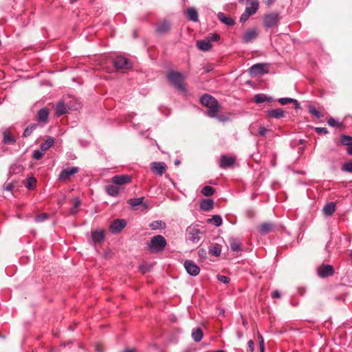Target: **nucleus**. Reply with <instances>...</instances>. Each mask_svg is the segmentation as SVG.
Listing matches in <instances>:
<instances>
[{"mask_svg": "<svg viewBox=\"0 0 352 352\" xmlns=\"http://www.w3.org/2000/svg\"><path fill=\"white\" fill-rule=\"evenodd\" d=\"M37 184V180L34 177H28L25 182V186L30 190L35 189Z\"/></svg>", "mask_w": 352, "mask_h": 352, "instance_id": "c9c22d12", "label": "nucleus"}, {"mask_svg": "<svg viewBox=\"0 0 352 352\" xmlns=\"http://www.w3.org/2000/svg\"><path fill=\"white\" fill-rule=\"evenodd\" d=\"M201 230L194 226H189L186 229V240L193 243H198L201 241Z\"/></svg>", "mask_w": 352, "mask_h": 352, "instance_id": "423d86ee", "label": "nucleus"}, {"mask_svg": "<svg viewBox=\"0 0 352 352\" xmlns=\"http://www.w3.org/2000/svg\"><path fill=\"white\" fill-rule=\"evenodd\" d=\"M208 223H212L215 226H220L222 224V219L218 215L215 214L212 217V218L208 219Z\"/></svg>", "mask_w": 352, "mask_h": 352, "instance_id": "ea45409f", "label": "nucleus"}, {"mask_svg": "<svg viewBox=\"0 0 352 352\" xmlns=\"http://www.w3.org/2000/svg\"><path fill=\"white\" fill-rule=\"evenodd\" d=\"M198 256L201 259H206L207 257V252L205 249L201 248L198 250Z\"/></svg>", "mask_w": 352, "mask_h": 352, "instance_id": "603ef678", "label": "nucleus"}, {"mask_svg": "<svg viewBox=\"0 0 352 352\" xmlns=\"http://www.w3.org/2000/svg\"><path fill=\"white\" fill-rule=\"evenodd\" d=\"M278 102L280 104H282V105H285V104H287L289 103H294L295 109H298L300 108L299 102L296 100L293 99V98H279L278 100Z\"/></svg>", "mask_w": 352, "mask_h": 352, "instance_id": "473e14b6", "label": "nucleus"}, {"mask_svg": "<svg viewBox=\"0 0 352 352\" xmlns=\"http://www.w3.org/2000/svg\"><path fill=\"white\" fill-rule=\"evenodd\" d=\"M341 169L342 171L352 173V160L344 163L342 165Z\"/></svg>", "mask_w": 352, "mask_h": 352, "instance_id": "a18cd8bd", "label": "nucleus"}, {"mask_svg": "<svg viewBox=\"0 0 352 352\" xmlns=\"http://www.w3.org/2000/svg\"><path fill=\"white\" fill-rule=\"evenodd\" d=\"M250 14L248 13H246L245 11L241 14L240 17V22L241 23H245L250 17Z\"/></svg>", "mask_w": 352, "mask_h": 352, "instance_id": "6e6d98bb", "label": "nucleus"}, {"mask_svg": "<svg viewBox=\"0 0 352 352\" xmlns=\"http://www.w3.org/2000/svg\"><path fill=\"white\" fill-rule=\"evenodd\" d=\"M184 267L186 270V272L191 276H195L199 274V267L191 260H186L184 262Z\"/></svg>", "mask_w": 352, "mask_h": 352, "instance_id": "4468645a", "label": "nucleus"}, {"mask_svg": "<svg viewBox=\"0 0 352 352\" xmlns=\"http://www.w3.org/2000/svg\"><path fill=\"white\" fill-rule=\"evenodd\" d=\"M121 188L113 183L105 186L106 192L111 197H117L120 194Z\"/></svg>", "mask_w": 352, "mask_h": 352, "instance_id": "5701e85b", "label": "nucleus"}, {"mask_svg": "<svg viewBox=\"0 0 352 352\" xmlns=\"http://www.w3.org/2000/svg\"><path fill=\"white\" fill-rule=\"evenodd\" d=\"M336 210V204L334 202H329L323 208V212L327 216H331Z\"/></svg>", "mask_w": 352, "mask_h": 352, "instance_id": "e433bc0d", "label": "nucleus"}, {"mask_svg": "<svg viewBox=\"0 0 352 352\" xmlns=\"http://www.w3.org/2000/svg\"><path fill=\"white\" fill-rule=\"evenodd\" d=\"M308 111L315 118L320 119L324 116V109L323 107L319 108L318 109L315 107L314 105L309 104L308 105Z\"/></svg>", "mask_w": 352, "mask_h": 352, "instance_id": "412c9836", "label": "nucleus"}, {"mask_svg": "<svg viewBox=\"0 0 352 352\" xmlns=\"http://www.w3.org/2000/svg\"><path fill=\"white\" fill-rule=\"evenodd\" d=\"M167 166L164 162H153L151 164V171L157 175L162 176L166 170Z\"/></svg>", "mask_w": 352, "mask_h": 352, "instance_id": "f3484780", "label": "nucleus"}, {"mask_svg": "<svg viewBox=\"0 0 352 352\" xmlns=\"http://www.w3.org/2000/svg\"><path fill=\"white\" fill-rule=\"evenodd\" d=\"M217 18L221 23L226 25L232 26L235 24V21L232 18L226 16L224 13L221 12L217 14Z\"/></svg>", "mask_w": 352, "mask_h": 352, "instance_id": "bb28decb", "label": "nucleus"}, {"mask_svg": "<svg viewBox=\"0 0 352 352\" xmlns=\"http://www.w3.org/2000/svg\"><path fill=\"white\" fill-rule=\"evenodd\" d=\"M14 188V184L13 183H10L6 186L5 189L6 190L11 191L13 190Z\"/></svg>", "mask_w": 352, "mask_h": 352, "instance_id": "680f3d73", "label": "nucleus"}, {"mask_svg": "<svg viewBox=\"0 0 352 352\" xmlns=\"http://www.w3.org/2000/svg\"><path fill=\"white\" fill-rule=\"evenodd\" d=\"M340 142L342 145L346 146V153L349 155H352V136L342 135L340 138Z\"/></svg>", "mask_w": 352, "mask_h": 352, "instance_id": "a211bd4d", "label": "nucleus"}, {"mask_svg": "<svg viewBox=\"0 0 352 352\" xmlns=\"http://www.w3.org/2000/svg\"><path fill=\"white\" fill-rule=\"evenodd\" d=\"M43 153H42V151H40L38 150H35L33 152L32 157L36 160H41L43 157Z\"/></svg>", "mask_w": 352, "mask_h": 352, "instance_id": "3c124183", "label": "nucleus"}, {"mask_svg": "<svg viewBox=\"0 0 352 352\" xmlns=\"http://www.w3.org/2000/svg\"><path fill=\"white\" fill-rule=\"evenodd\" d=\"M242 243L238 239L232 238L230 239V247L233 252H239L242 250Z\"/></svg>", "mask_w": 352, "mask_h": 352, "instance_id": "c756f323", "label": "nucleus"}, {"mask_svg": "<svg viewBox=\"0 0 352 352\" xmlns=\"http://www.w3.org/2000/svg\"><path fill=\"white\" fill-rule=\"evenodd\" d=\"M36 127V124H31L30 126H27L26 129L23 131V137L30 135L33 130H34Z\"/></svg>", "mask_w": 352, "mask_h": 352, "instance_id": "49530a36", "label": "nucleus"}, {"mask_svg": "<svg viewBox=\"0 0 352 352\" xmlns=\"http://www.w3.org/2000/svg\"><path fill=\"white\" fill-rule=\"evenodd\" d=\"M54 144V138L48 137L46 140L40 145L41 151H46L49 150Z\"/></svg>", "mask_w": 352, "mask_h": 352, "instance_id": "f704fd0d", "label": "nucleus"}, {"mask_svg": "<svg viewBox=\"0 0 352 352\" xmlns=\"http://www.w3.org/2000/svg\"><path fill=\"white\" fill-rule=\"evenodd\" d=\"M276 226L272 222H264L256 228L258 232L261 235H266L276 230Z\"/></svg>", "mask_w": 352, "mask_h": 352, "instance_id": "9d476101", "label": "nucleus"}, {"mask_svg": "<svg viewBox=\"0 0 352 352\" xmlns=\"http://www.w3.org/2000/svg\"><path fill=\"white\" fill-rule=\"evenodd\" d=\"M206 38L209 40L210 43H211V42L219 41L221 38V36L219 34L210 33L208 35Z\"/></svg>", "mask_w": 352, "mask_h": 352, "instance_id": "de8ad7c7", "label": "nucleus"}, {"mask_svg": "<svg viewBox=\"0 0 352 352\" xmlns=\"http://www.w3.org/2000/svg\"><path fill=\"white\" fill-rule=\"evenodd\" d=\"M276 0H263V2L267 6H271L276 2Z\"/></svg>", "mask_w": 352, "mask_h": 352, "instance_id": "e2e57ef3", "label": "nucleus"}, {"mask_svg": "<svg viewBox=\"0 0 352 352\" xmlns=\"http://www.w3.org/2000/svg\"><path fill=\"white\" fill-rule=\"evenodd\" d=\"M123 352H135V350L134 349H126L124 350Z\"/></svg>", "mask_w": 352, "mask_h": 352, "instance_id": "774afa93", "label": "nucleus"}, {"mask_svg": "<svg viewBox=\"0 0 352 352\" xmlns=\"http://www.w3.org/2000/svg\"><path fill=\"white\" fill-rule=\"evenodd\" d=\"M200 103L208 108L206 114L210 118L216 117L221 109V106L218 100L212 96L204 94L199 99Z\"/></svg>", "mask_w": 352, "mask_h": 352, "instance_id": "f257e3e1", "label": "nucleus"}, {"mask_svg": "<svg viewBox=\"0 0 352 352\" xmlns=\"http://www.w3.org/2000/svg\"><path fill=\"white\" fill-rule=\"evenodd\" d=\"M113 65L116 69H130L133 68V63L123 56H117L113 60Z\"/></svg>", "mask_w": 352, "mask_h": 352, "instance_id": "20e7f679", "label": "nucleus"}, {"mask_svg": "<svg viewBox=\"0 0 352 352\" xmlns=\"http://www.w3.org/2000/svg\"><path fill=\"white\" fill-rule=\"evenodd\" d=\"M217 278L219 281L224 284H228L230 281V278L228 276L224 275L218 274Z\"/></svg>", "mask_w": 352, "mask_h": 352, "instance_id": "8fccbe9b", "label": "nucleus"}, {"mask_svg": "<svg viewBox=\"0 0 352 352\" xmlns=\"http://www.w3.org/2000/svg\"><path fill=\"white\" fill-rule=\"evenodd\" d=\"M186 16L189 21L197 22L198 21V12L195 8H188L185 11Z\"/></svg>", "mask_w": 352, "mask_h": 352, "instance_id": "b1692460", "label": "nucleus"}, {"mask_svg": "<svg viewBox=\"0 0 352 352\" xmlns=\"http://www.w3.org/2000/svg\"><path fill=\"white\" fill-rule=\"evenodd\" d=\"M144 199V197H138V198L129 199L127 201V203L133 208L135 206H138L139 205H142L145 208H147V204L143 203Z\"/></svg>", "mask_w": 352, "mask_h": 352, "instance_id": "7c9ffc66", "label": "nucleus"}, {"mask_svg": "<svg viewBox=\"0 0 352 352\" xmlns=\"http://www.w3.org/2000/svg\"><path fill=\"white\" fill-rule=\"evenodd\" d=\"M196 45L198 49L203 52L210 51L212 47V45L210 43V41L208 40L206 38L203 40L197 41Z\"/></svg>", "mask_w": 352, "mask_h": 352, "instance_id": "4be33fe9", "label": "nucleus"}, {"mask_svg": "<svg viewBox=\"0 0 352 352\" xmlns=\"http://www.w3.org/2000/svg\"><path fill=\"white\" fill-rule=\"evenodd\" d=\"M204 337V333L201 328L198 327L196 329H193L192 331V338L195 342H200Z\"/></svg>", "mask_w": 352, "mask_h": 352, "instance_id": "72a5a7b5", "label": "nucleus"}, {"mask_svg": "<svg viewBox=\"0 0 352 352\" xmlns=\"http://www.w3.org/2000/svg\"><path fill=\"white\" fill-rule=\"evenodd\" d=\"M274 100L272 97H268L263 94H258L254 96V102L256 104L263 103L265 102H272Z\"/></svg>", "mask_w": 352, "mask_h": 352, "instance_id": "c85d7f7f", "label": "nucleus"}, {"mask_svg": "<svg viewBox=\"0 0 352 352\" xmlns=\"http://www.w3.org/2000/svg\"><path fill=\"white\" fill-rule=\"evenodd\" d=\"M258 7L259 4L258 1L254 0L251 2V6L250 7H247L245 8V11L251 16L257 12Z\"/></svg>", "mask_w": 352, "mask_h": 352, "instance_id": "4c0bfd02", "label": "nucleus"}, {"mask_svg": "<svg viewBox=\"0 0 352 352\" xmlns=\"http://www.w3.org/2000/svg\"><path fill=\"white\" fill-rule=\"evenodd\" d=\"M167 245L166 239L160 234L155 235L151 239L148 244V250L151 253L162 252Z\"/></svg>", "mask_w": 352, "mask_h": 352, "instance_id": "f03ea898", "label": "nucleus"}, {"mask_svg": "<svg viewBox=\"0 0 352 352\" xmlns=\"http://www.w3.org/2000/svg\"><path fill=\"white\" fill-rule=\"evenodd\" d=\"M271 296L272 298H280L281 297V294L278 290H274L272 292Z\"/></svg>", "mask_w": 352, "mask_h": 352, "instance_id": "13d9d810", "label": "nucleus"}, {"mask_svg": "<svg viewBox=\"0 0 352 352\" xmlns=\"http://www.w3.org/2000/svg\"><path fill=\"white\" fill-rule=\"evenodd\" d=\"M111 182L114 184L120 186L131 182V177L129 175H118L111 178Z\"/></svg>", "mask_w": 352, "mask_h": 352, "instance_id": "dca6fc26", "label": "nucleus"}, {"mask_svg": "<svg viewBox=\"0 0 352 352\" xmlns=\"http://www.w3.org/2000/svg\"><path fill=\"white\" fill-rule=\"evenodd\" d=\"M276 165V155H273V160L272 161V166H274Z\"/></svg>", "mask_w": 352, "mask_h": 352, "instance_id": "0e129e2a", "label": "nucleus"}, {"mask_svg": "<svg viewBox=\"0 0 352 352\" xmlns=\"http://www.w3.org/2000/svg\"><path fill=\"white\" fill-rule=\"evenodd\" d=\"M270 130L264 126L259 127L258 130V134L261 136H265Z\"/></svg>", "mask_w": 352, "mask_h": 352, "instance_id": "5fc2aeb1", "label": "nucleus"}, {"mask_svg": "<svg viewBox=\"0 0 352 352\" xmlns=\"http://www.w3.org/2000/svg\"><path fill=\"white\" fill-rule=\"evenodd\" d=\"M49 217H50L49 214H47L46 212H43V213L37 214L35 217V221L36 222H42V221H44L45 220L47 219Z\"/></svg>", "mask_w": 352, "mask_h": 352, "instance_id": "09e8293b", "label": "nucleus"}, {"mask_svg": "<svg viewBox=\"0 0 352 352\" xmlns=\"http://www.w3.org/2000/svg\"><path fill=\"white\" fill-rule=\"evenodd\" d=\"M49 118V109L47 108L41 109L37 113V120L39 122L47 123Z\"/></svg>", "mask_w": 352, "mask_h": 352, "instance_id": "a878e982", "label": "nucleus"}, {"mask_svg": "<svg viewBox=\"0 0 352 352\" xmlns=\"http://www.w3.org/2000/svg\"><path fill=\"white\" fill-rule=\"evenodd\" d=\"M126 221L124 219H114L109 227V230L112 234H118L126 227Z\"/></svg>", "mask_w": 352, "mask_h": 352, "instance_id": "6e6552de", "label": "nucleus"}, {"mask_svg": "<svg viewBox=\"0 0 352 352\" xmlns=\"http://www.w3.org/2000/svg\"><path fill=\"white\" fill-rule=\"evenodd\" d=\"M166 78L178 90L186 91L184 83V76L181 72L172 70L167 74Z\"/></svg>", "mask_w": 352, "mask_h": 352, "instance_id": "7ed1b4c3", "label": "nucleus"}, {"mask_svg": "<svg viewBox=\"0 0 352 352\" xmlns=\"http://www.w3.org/2000/svg\"><path fill=\"white\" fill-rule=\"evenodd\" d=\"M219 120L220 122H226L229 120V118L227 116L225 115H217L215 117Z\"/></svg>", "mask_w": 352, "mask_h": 352, "instance_id": "4d7b16f0", "label": "nucleus"}, {"mask_svg": "<svg viewBox=\"0 0 352 352\" xmlns=\"http://www.w3.org/2000/svg\"><path fill=\"white\" fill-rule=\"evenodd\" d=\"M81 204V201L78 197H76L74 199L73 207L71 208L70 213L72 214H75L78 211V208Z\"/></svg>", "mask_w": 352, "mask_h": 352, "instance_id": "c03bdc74", "label": "nucleus"}, {"mask_svg": "<svg viewBox=\"0 0 352 352\" xmlns=\"http://www.w3.org/2000/svg\"><path fill=\"white\" fill-rule=\"evenodd\" d=\"M214 208V201L211 199H204L200 202V208L204 211H210Z\"/></svg>", "mask_w": 352, "mask_h": 352, "instance_id": "cd10ccee", "label": "nucleus"}, {"mask_svg": "<svg viewBox=\"0 0 352 352\" xmlns=\"http://www.w3.org/2000/svg\"><path fill=\"white\" fill-rule=\"evenodd\" d=\"M266 117L269 118L280 119L284 118L285 113L282 108L269 109L265 111Z\"/></svg>", "mask_w": 352, "mask_h": 352, "instance_id": "6ab92c4d", "label": "nucleus"}, {"mask_svg": "<svg viewBox=\"0 0 352 352\" xmlns=\"http://www.w3.org/2000/svg\"><path fill=\"white\" fill-rule=\"evenodd\" d=\"M248 348L250 352L254 351V342L252 340H250L248 342Z\"/></svg>", "mask_w": 352, "mask_h": 352, "instance_id": "bf43d9fd", "label": "nucleus"}, {"mask_svg": "<svg viewBox=\"0 0 352 352\" xmlns=\"http://www.w3.org/2000/svg\"><path fill=\"white\" fill-rule=\"evenodd\" d=\"M315 132L318 134H327L329 133L326 127H316L315 128Z\"/></svg>", "mask_w": 352, "mask_h": 352, "instance_id": "864d4df0", "label": "nucleus"}, {"mask_svg": "<svg viewBox=\"0 0 352 352\" xmlns=\"http://www.w3.org/2000/svg\"><path fill=\"white\" fill-rule=\"evenodd\" d=\"M15 142L16 139L9 129L3 132V142L5 144H13Z\"/></svg>", "mask_w": 352, "mask_h": 352, "instance_id": "393cba45", "label": "nucleus"}, {"mask_svg": "<svg viewBox=\"0 0 352 352\" xmlns=\"http://www.w3.org/2000/svg\"><path fill=\"white\" fill-rule=\"evenodd\" d=\"M269 66L267 63H257L250 68V74L252 76L263 75L269 72Z\"/></svg>", "mask_w": 352, "mask_h": 352, "instance_id": "1a4fd4ad", "label": "nucleus"}, {"mask_svg": "<svg viewBox=\"0 0 352 352\" xmlns=\"http://www.w3.org/2000/svg\"><path fill=\"white\" fill-rule=\"evenodd\" d=\"M318 275L320 278L331 276L335 273L333 267L328 264H322L317 269Z\"/></svg>", "mask_w": 352, "mask_h": 352, "instance_id": "9b49d317", "label": "nucleus"}, {"mask_svg": "<svg viewBox=\"0 0 352 352\" xmlns=\"http://www.w3.org/2000/svg\"><path fill=\"white\" fill-rule=\"evenodd\" d=\"M17 168H18V167H16V166H12V167H11V171H12V172H13V173H16L17 172H16V170Z\"/></svg>", "mask_w": 352, "mask_h": 352, "instance_id": "69168bd1", "label": "nucleus"}, {"mask_svg": "<svg viewBox=\"0 0 352 352\" xmlns=\"http://www.w3.org/2000/svg\"><path fill=\"white\" fill-rule=\"evenodd\" d=\"M327 122L329 126L332 127H338L340 129L344 127L343 122H338L332 117L327 118Z\"/></svg>", "mask_w": 352, "mask_h": 352, "instance_id": "79ce46f5", "label": "nucleus"}, {"mask_svg": "<svg viewBox=\"0 0 352 352\" xmlns=\"http://www.w3.org/2000/svg\"><path fill=\"white\" fill-rule=\"evenodd\" d=\"M258 342L261 340H264L263 336L259 332H258Z\"/></svg>", "mask_w": 352, "mask_h": 352, "instance_id": "338daca9", "label": "nucleus"}, {"mask_svg": "<svg viewBox=\"0 0 352 352\" xmlns=\"http://www.w3.org/2000/svg\"><path fill=\"white\" fill-rule=\"evenodd\" d=\"M67 112V107L63 101H60L56 104V116L60 117Z\"/></svg>", "mask_w": 352, "mask_h": 352, "instance_id": "2f4dec72", "label": "nucleus"}, {"mask_svg": "<svg viewBox=\"0 0 352 352\" xmlns=\"http://www.w3.org/2000/svg\"><path fill=\"white\" fill-rule=\"evenodd\" d=\"M172 24L168 20H163L157 24L155 29L156 34L164 35L168 33L171 30Z\"/></svg>", "mask_w": 352, "mask_h": 352, "instance_id": "ddd939ff", "label": "nucleus"}, {"mask_svg": "<svg viewBox=\"0 0 352 352\" xmlns=\"http://www.w3.org/2000/svg\"><path fill=\"white\" fill-rule=\"evenodd\" d=\"M214 192L215 189L210 186H206L201 190V194L206 197L212 196Z\"/></svg>", "mask_w": 352, "mask_h": 352, "instance_id": "a19ab883", "label": "nucleus"}, {"mask_svg": "<svg viewBox=\"0 0 352 352\" xmlns=\"http://www.w3.org/2000/svg\"><path fill=\"white\" fill-rule=\"evenodd\" d=\"M236 161V157L232 155H222L220 157L219 166L222 169L233 168Z\"/></svg>", "mask_w": 352, "mask_h": 352, "instance_id": "39448f33", "label": "nucleus"}, {"mask_svg": "<svg viewBox=\"0 0 352 352\" xmlns=\"http://www.w3.org/2000/svg\"><path fill=\"white\" fill-rule=\"evenodd\" d=\"M258 35L256 28H248L242 36V41L245 43L252 42L256 39Z\"/></svg>", "mask_w": 352, "mask_h": 352, "instance_id": "2eb2a0df", "label": "nucleus"}, {"mask_svg": "<svg viewBox=\"0 0 352 352\" xmlns=\"http://www.w3.org/2000/svg\"><path fill=\"white\" fill-rule=\"evenodd\" d=\"M208 252L214 256H219L221 252V249L219 245L215 244L214 246L209 249Z\"/></svg>", "mask_w": 352, "mask_h": 352, "instance_id": "37998d69", "label": "nucleus"}, {"mask_svg": "<svg viewBox=\"0 0 352 352\" xmlns=\"http://www.w3.org/2000/svg\"><path fill=\"white\" fill-rule=\"evenodd\" d=\"M105 234L102 230H96L91 232V239L94 243H100L104 241Z\"/></svg>", "mask_w": 352, "mask_h": 352, "instance_id": "aec40b11", "label": "nucleus"}, {"mask_svg": "<svg viewBox=\"0 0 352 352\" xmlns=\"http://www.w3.org/2000/svg\"><path fill=\"white\" fill-rule=\"evenodd\" d=\"M279 21V14L277 12H271L265 15L263 19V25L267 28H271L277 26Z\"/></svg>", "mask_w": 352, "mask_h": 352, "instance_id": "0eeeda50", "label": "nucleus"}, {"mask_svg": "<svg viewBox=\"0 0 352 352\" xmlns=\"http://www.w3.org/2000/svg\"><path fill=\"white\" fill-rule=\"evenodd\" d=\"M259 349H260V352H265L264 340H262L259 342Z\"/></svg>", "mask_w": 352, "mask_h": 352, "instance_id": "052dcab7", "label": "nucleus"}, {"mask_svg": "<svg viewBox=\"0 0 352 352\" xmlns=\"http://www.w3.org/2000/svg\"><path fill=\"white\" fill-rule=\"evenodd\" d=\"M150 228L153 230H156L158 229H164L166 228V223L160 220H156L151 222L149 225Z\"/></svg>", "mask_w": 352, "mask_h": 352, "instance_id": "58836bf2", "label": "nucleus"}, {"mask_svg": "<svg viewBox=\"0 0 352 352\" xmlns=\"http://www.w3.org/2000/svg\"><path fill=\"white\" fill-rule=\"evenodd\" d=\"M78 171L79 168L76 166L64 168L60 171L58 175V179L61 182H67V180L69 179L71 176L78 173Z\"/></svg>", "mask_w": 352, "mask_h": 352, "instance_id": "f8f14e48", "label": "nucleus"}]
</instances>
